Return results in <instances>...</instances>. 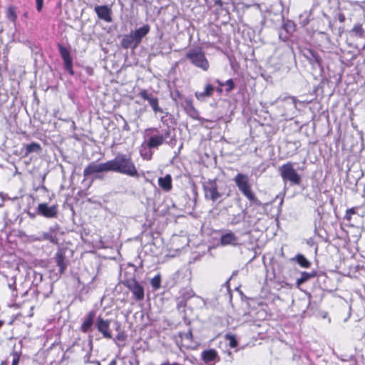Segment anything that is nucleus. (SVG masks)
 Wrapping results in <instances>:
<instances>
[{"mask_svg": "<svg viewBox=\"0 0 365 365\" xmlns=\"http://www.w3.org/2000/svg\"><path fill=\"white\" fill-rule=\"evenodd\" d=\"M144 137L145 140L142 147L146 145L148 149H157L164 143L173 148L177 143L174 128L169 126L161 130L158 128H149L145 130Z\"/></svg>", "mask_w": 365, "mask_h": 365, "instance_id": "f257e3e1", "label": "nucleus"}, {"mask_svg": "<svg viewBox=\"0 0 365 365\" xmlns=\"http://www.w3.org/2000/svg\"><path fill=\"white\" fill-rule=\"evenodd\" d=\"M110 172H115L130 177L139 176L138 170L129 155L118 153L113 160H108Z\"/></svg>", "mask_w": 365, "mask_h": 365, "instance_id": "f03ea898", "label": "nucleus"}, {"mask_svg": "<svg viewBox=\"0 0 365 365\" xmlns=\"http://www.w3.org/2000/svg\"><path fill=\"white\" fill-rule=\"evenodd\" d=\"M234 182L237 186L239 190L250 200L257 205H261V202L255 197L252 191L250 178L247 175L238 173L234 178Z\"/></svg>", "mask_w": 365, "mask_h": 365, "instance_id": "7ed1b4c3", "label": "nucleus"}, {"mask_svg": "<svg viewBox=\"0 0 365 365\" xmlns=\"http://www.w3.org/2000/svg\"><path fill=\"white\" fill-rule=\"evenodd\" d=\"M185 58L189 60L192 65L204 71H207L210 68L209 61L201 48L188 50L185 53Z\"/></svg>", "mask_w": 365, "mask_h": 365, "instance_id": "20e7f679", "label": "nucleus"}, {"mask_svg": "<svg viewBox=\"0 0 365 365\" xmlns=\"http://www.w3.org/2000/svg\"><path fill=\"white\" fill-rule=\"evenodd\" d=\"M280 176L284 183L289 182L292 185H299L301 183L302 178L300 175L294 168L291 162L283 164L278 169Z\"/></svg>", "mask_w": 365, "mask_h": 365, "instance_id": "39448f33", "label": "nucleus"}, {"mask_svg": "<svg viewBox=\"0 0 365 365\" xmlns=\"http://www.w3.org/2000/svg\"><path fill=\"white\" fill-rule=\"evenodd\" d=\"M177 104H180L187 114L193 119H198L199 112L194 107L192 101L190 98L183 97L179 93H177V98H174Z\"/></svg>", "mask_w": 365, "mask_h": 365, "instance_id": "423d86ee", "label": "nucleus"}, {"mask_svg": "<svg viewBox=\"0 0 365 365\" xmlns=\"http://www.w3.org/2000/svg\"><path fill=\"white\" fill-rule=\"evenodd\" d=\"M202 187L205 193V197L207 200L215 202L222 197L223 195L222 192H219L215 180H210L206 181L203 183Z\"/></svg>", "mask_w": 365, "mask_h": 365, "instance_id": "0eeeda50", "label": "nucleus"}, {"mask_svg": "<svg viewBox=\"0 0 365 365\" xmlns=\"http://www.w3.org/2000/svg\"><path fill=\"white\" fill-rule=\"evenodd\" d=\"M123 284L133 293L135 300L141 301L144 299V288L135 279H125Z\"/></svg>", "mask_w": 365, "mask_h": 365, "instance_id": "6e6552de", "label": "nucleus"}, {"mask_svg": "<svg viewBox=\"0 0 365 365\" xmlns=\"http://www.w3.org/2000/svg\"><path fill=\"white\" fill-rule=\"evenodd\" d=\"M110 172L108 161L103 163L91 162L83 170L84 177H88L96 173Z\"/></svg>", "mask_w": 365, "mask_h": 365, "instance_id": "1a4fd4ad", "label": "nucleus"}, {"mask_svg": "<svg viewBox=\"0 0 365 365\" xmlns=\"http://www.w3.org/2000/svg\"><path fill=\"white\" fill-rule=\"evenodd\" d=\"M58 205L49 206L47 203H40L36 207V213L46 218H55L58 215Z\"/></svg>", "mask_w": 365, "mask_h": 365, "instance_id": "9d476101", "label": "nucleus"}, {"mask_svg": "<svg viewBox=\"0 0 365 365\" xmlns=\"http://www.w3.org/2000/svg\"><path fill=\"white\" fill-rule=\"evenodd\" d=\"M58 48L60 55L63 60L64 68L68 71L71 75H73L74 71L73 70V59L71 56L70 51L68 48L60 43L58 45Z\"/></svg>", "mask_w": 365, "mask_h": 365, "instance_id": "9b49d317", "label": "nucleus"}, {"mask_svg": "<svg viewBox=\"0 0 365 365\" xmlns=\"http://www.w3.org/2000/svg\"><path fill=\"white\" fill-rule=\"evenodd\" d=\"M138 96L149 103L155 113H163V109L159 106L158 98L153 96L151 93L143 89L139 92Z\"/></svg>", "mask_w": 365, "mask_h": 365, "instance_id": "f8f14e48", "label": "nucleus"}, {"mask_svg": "<svg viewBox=\"0 0 365 365\" xmlns=\"http://www.w3.org/2000/svg\"><path fill=\"white\" fill-rule=\"evenodd\" d=\"M110 320L104 319L101 316L98 317L96 322V327L99 332L106 339H113L112 334L110 331Z\"/></svg>", "mask_w": 365, "mask_h": 365, "instance_id": "ddd939ff", "label": "nucleus"}, {"mask_svg": "<svg viewBox=\"0 0 365 365\" xmlns=\"http://www.w3.org/2000/svg\"><path fill=\"white\" fill-rule=\"evenodd\" d=\"M94 11L100 19L108 23H110L112 21V11L108 6H96L94 8Z\"/></svg>", "mask_w": 365, "mask_h": 365, "instance_id": "4468645a", "label": "nucleus"}, {"mask_svg": "<svg viewBox=\"0 0 365 365\" xmlns=\"http://www.w3.org/2000/svg\"><path fill=\"white\" fill-rule=\"evenodd\" d=\"M201 356L207 365H215L217 361H220L217 352L213 349L203 351Z\"/></svg>", "mask_w": 365, "mask_h": 365, "instance_id": "2eb2a0df", "label": "nucleus"}, {"mask_svg": "<svg viewBox=\"0 0 365 365\" xmlns=\"http://www.w3.org/2000/svg\"><path fill=\"white\" fill-rule=\"evenodd\" d=\"M95 317L96 312L94 311H91L86 315L81 327L82 332L87 333L91 330Z\"/></svg>", "mask_w": 365, "mask_h": 365, "instance_id": "dca6fc26", "label": "nucleus"}, {"mask_svg": "<svg viewBox=\"0 0 365 365\" xmlns=\"http://www.w3.org/2000/svg\"><path fill=\"white\" fill-rule=\"evenodd\" d=\"M237 237L231 231L223 234L220 237V245L222 246L232 245L236 246L238 245Z\"/></svg>", "mask_w": 365, "mask_h": 365, "instance_id": "f3484780", "label": "nucleus"}, {"mask_svg": "<svg viewBox=\"0 0 365 365\" xmlns=\"http://www.w3.org/2000/svg\"><path fill=\"white\" fill-rule=\"evenodd\" d=\"M34 240L36 241H43L48 240L51 243L58 244V238L55 230L53 229H50V230L47 232H43L41 235L36 237L34 238Z\"/></svg>", "mask_w": 365, "mask_h": 365, "instance_id": "a211bd4d", "label": "nucleus"}, {"mask_svg": "<svg viewBox=\"0 0 365 365\" xmlns=\"http://www.w3.org/2000/svg\"><path fill=\"white\" fill-rule=\"evenodd\" d=\"M150 29V26L148 24H145L132 33L135 42H137L138 45L140 43L142 39L149 33Z\"/></svg>", "mask_w": 365, "mask_h": 365, "instance_id": "6ab92c4d", "label": "nucleus"}, {"mask_svg": "<svg viewBox=\"0 0 365 365\" xmlns=\"http://www.w3.org/2000/svg\"><path fill=\"white\" fill-rule=\"evenodd\" d=\"M56 263L59 268V272L63 274L66 269L67 264L66 262V256L62 250H58L54 257Z\"/></svg>", "mask_w": 365, "mask_h": 365, "instance_id": "aec40b11", "label": "nucleus"}, {"mask_svg": "<svg viewBox=\"0 0 365 365\" xmlns=\"http://www.w3.org/2000/svg\"><path fill=\"white\" fill-rule=\"evenodd\" d=\"M120 44L123 48H135L138 46L132 33L125 35L121 40Z\"/></svg>", "mask_w": 365, "mask_h": 365, "instance_id": "412c9836", "label": "nucleus"}, {"mask_svg": "<svg viewBox=\"0 0 365 365\" xmlns=\"http://www.w3.org/2000/svg\"><path fill=\"white\" fill-rule=\"evenodd\" d=\"M21 353L14 351L11 353L5 360L2 361L1 365H18L19 363Z\"/></svg>", "mask_w": 365, "mask_h": 365, "instance_id": "4be33fe9", "label": "nucleus"}, {"mask_svg": "<svg viewBox=\"0 0 365 365\" xmlns=\"http://www.w3.org/2000/svg\"><path fill=\"white\" fill-rule=\"evenodd\" d=\"M159 186L165 192H168L172 189V178L170 175H166L163 178L158 179Z\"/></svg>", "mask_w": 365, "mask_h": 365, "instance_id": "5701e85b", "label": "nucleus"}, {"mask_svg": "<svg viewBox=\"0 0 365 365\" xmlns=\"http://www.w3.org/2000/svg\"><path fill=\"white\" fill-rule=\"evenodd\" d=\"M214 91L213 86L210 84L206 85L203 92H195V96L199 101H203L207 97H210Z\"/></svg>", "mask_w": 365, "mask_h": 365, "instance_id": "b1692460", "label": "nucleus"}, {"mask_svg": "<svg viewBox=\"0 0 365 365\" xmlns=\"http://www.w3.org/2000/svg\"><path fill=\"white\" fill-rule=\"evenodd\" d=\"M41 150V145L38 143H31L25 145V156L29 155L32 153H38Z\"/></svg>", "mask_w": 365, "mask_h": 365, "instance_id": "393cba45", "label": "nucleus"}, {"mask_svg": "<svg viewBox=\"0 0 365 365\" xmlns=\"http://www.w3.org/2000/svg\"><path fill=\"white\" fill-rule=\"evenodd\" d=\"M294 259L297 262V263L304 268H308L310 267L311 263L309 260H307L305 257L302 255H297Z\"/></svg>", "mask_w": 365, "mask_h": 365, "instance_id": "a878e982", "label": "nucleus"}, {"mask_svg": "<svg viewBox=\"0 0 365 365\" xmlns=\"http://www.w3.org/2000/svg\"><path fill=\"white\" fill-rule=\"evenodd\" d=\"M315 276L314 272L309 273L306 272H303L301 274V277L299 278L297 281L298 284H301L306 281L310 279L311 278H313Z\"/></svg>", "mask_w": 365, "mask_h": 365, "instance_id": "bb28decb", "label": "nucleus"}, {"mask_svg": "<svg viewBox=\"0 0 365 365\" xmlns=\"http://www.w3.org/2000/svg\"><path fill=\"white\" fill-rule=\"evenodd\" d=\"M351 32L357 37H364V30L361 24H356L351 29Z\"/></svg>", "mask_w": 365, "mask_h": 365, "instance_id": "cd10ccee", "label": "nucleus"}, {"mask_svg": "<svg viewBox=\"0 0 365 365\" xmlns=\"http://www.w3.org/2000/svg\"><path fill=\"white\" fill-rule=\"evenodd\" d=\"M147 148H148L146 146L143 148H141L140 150V154L143 159L149 160L152 158L153 153Z\"/></svg>", "mask_w": 365, "mask_h": 365, "instance_id": "c85d7f7f", "label": "nucleus"}, {"mask_svg": "<svg viewBox=\"0 0 365 365\" xmlns=\"http://www.w3.org/2000/svg\"><path fill=\"white\" fill-rule=\"evenodd\" d=\"M7 18L13 23H16L17 16L14 7H9L7 11Z\"/></svg>", "mask_w": 365, "mask_h": 365, "instance_id": "c756f323", "label": "nucleus"}, {"mask_svg": "<svg viewBox=\"0 0 365 365\" xmlns=\"http://www.w3.org/2000/svg\"><path fill=\"white\" fill-rule=\"evenodd\" d=\"M127 335L124 331H119L117 336L113 339L118 346H120L118 342H125Z\"/></svg>", "mask_w": 365, "mask_h": 365, "instance_id": "7c9ffc66", "label": "nucleus"}, {"mask_svg": "<svg viewBox=\"0 0 365 365\" xmlns=\"http://www.w3.org/2000/svg\"><path fill=\"white\" fill-rule=\"evenodd\" d=\"M160 282H161L160 277L159 275H158V276L154 277L151 279L150 284L154 289H158L160 287Z\"/></svg>", "mask_w": 365, "mask_h": 365, "instance_id": "2f4dec72", "label": "nucleus"}, {"mask_svg": "<svg viewBox=\"0 0 365 365\" xmlns=\"http://www.w3.org/2000/svg\"><path fill=\"white\" fill-rule=\"evenodd\" d=\"M227 339L229 340L230 346L232 348H235L237 346V341L236 340L235 336L233 335H227Z\"/></svg>", "mask_w": 365, "mask_h": 365, "instance_id": "473e14b6", "label": "nucleus"}, {"mask_svg": "<svg viewBox=\"0 0 365 365\" xmlns=\"http://www.w3.org/2000/svg\"><path fill=\"white\" fill-rule=\"evenodd\" d=\"M225 85L227 86V88L226 89L227 92H230L235 88V83L232 79L227 80Z\"/></svg>", "mask_w": 365, "mask_h": 365, "instance_id": "72a5a7b5", "label": "nucleus"}, {"mask_svg": "<svg viewBox=\"0 0 365 365\" xmlns=\"http://www.w3.org/2000/svg\"><path fill=\"white\" fill-rule=\"evenodd\" d=\"M242 217L240 215H235L232 220L230 221V224L232 225H237L240 222Z\"/></svg>", "mask_w": 365, "mask_h": 365, "instance_id": "f704fd0d", "label": "nucleus"}, {"mask_svg": "<svg viewBox=\"0 0 365 365\" xmlns=\"http://www.w3.org/2000/svg\"><path fill=\"white\" fill-rule=\"evenodd\" d=\"M312 58H313V62H315L316 63H317L318 65H320L321 63V58L320 57L316 54L315 53H312Z\"/></svg>", "mask_w": 365, "mask_h": 365, "instance_id": "c9c22d12", "label": "nucleus"}, {"mask_svg": "<svg viewBox=\"0 0 365 365\" xmlns=\"http://www.w3.org/2000/svg\"><path fill=\"white\" fill-rule=\"evenodd\" d=\"M119 117L123 120L124 125L123 126V130L125 131H129L130 130V126L128 125V123H127L126 120L122 116L119 115Z\"/></svg>", "mask_w": 365, "mask_h": 365, "instance_id": "e433bc0d", "label": "nucleus"}, {"mask_svg": "<svg viewBox=\"0 0 365 365\" xmlns=\"http://www.w3.org/2000/svg\"><path fill=\"white\" fill-rule=\"evenodd\" d=\"M36 9L38 11H41L43 7V0H36Z\"/></svg>", "mask_w": 365, "mask_h": 365, "instance_id": "4c0bfd02", "label": "nucleus"}, {"mask_svg": "<svg viewBox=\"0 0 365 365\" xmlns=\"http://www.w3.org/2000/svg\"><path fill=\"white\" fill-rule=\"evenodd\" d=\"M338 19L341 23H344L346 19L344 14L342 13H339L338 14Z\"/></svg>", "mask_w": 365, "mask_h": 365, "instance_id": "58836bf2", "label": "nucleus"}, {"mask_svg": "<svg viewBox=\"0 0 365 365\" xmlns=\"http://www.w3.org/2000/svg\"><path fill=\"white\" fill-rule=\"evenodd\" d=\"M185 338L191 339L192 338V333L191 330H190L187 334H185Z\"/></svg>", "mask_w": 365, "mask_h": 365, "instance_id": "ea45409f", "label": "nucleus"}, {"mask_svg": "<svg viewBox=\"0 0 365 365\" xmlns=\"http://www.w3.org/2000/svg\"><path fill=\"white\" fill-rule=\"evenodd\" d=\"M160 365H180V364L177 362H174L173 364H170L169 362H164V363L161 364Z\"/></svg>", "mask_w": 365, "mask_h": 365, "instance_id": "a19ab883", "label": "nucleus"}, {"mask_svg": "<svg viewBox=\"0 0 365 365\" xmlns=\"http://www.w3.org/2000/svg\"><path fill=\"white\" fill-rule=\"evenodd\" d=\"M117 362L115 359H113L108 365H116Z\"/></svg>", "mask_w": 365, "mask_h": 365, "instance_id": "79ce46f5", "label": "nucleus"}, {"mask_svg": "<svg viewBox=\"0 0 365 365\" xmlns=\"http://www.w3.org/2000/svg\"><path fill=\"white\" fill-rule=\"evenodd\" d=\"M120 328V325L118 322H116V330L119 331Z\"/></svg>", "mask_w": 365, "mask_h": 365, "instance_id": "37998d69", "label": "nucleus"}, {"mask_svg": "<svg viewBox=\"0 0 365 365\" xmlns=\"http://www.w3.org/2000/svg\"><path fill=\"white\" fill-rule=\"evenodd\" d=\"M217 83L222 87L225 84L223 83H221L220 81H217Z\"/></svg>", "mask_w": 365, "mask_h": 365, "instance_id": "c03bdc74", "label": "nucleus"}, {"mask_svg": "<svg viewBox=\"0 0 365 365\" xmlns=\"http://www.w3.org/2000/svg\"><path fill=\"white\" fill-rule=\"evenodd\" d=\"M3 324H4V322L0 320V328L2 327Z\"/></svg>", "mask_w": 365, "mask_h": 365, "instance_id": "a18cd8bd", "label": "nucleus"}, {"mask_svg": "<svg viewBox=\"0 0 365 365\" xmlns=\"http://www.w3.org/2000/svg\"><path fill=\"white\" fill-rule=\"evenodd\" d=\"M294 103H295V99L294 98H289Z\"/></svg>", "mask_w": 365, "mask_h": 365, "instance_id": "49530a36", "label": "nucleus"}, {"mask_svg": "<svg viewBox=\"0 0 365 365\" xmlns=\"http://www.w3.org/2000/svg\"><path fill=\"white\" fill-rule=\"evenodd\" d=\"M222 88H219L217 89V91H218L219 93H221V92H222Z\"/></svg>", "mask_w": 365, "mask_h": 365, "instance_id": "de8ad7c7", "label": "nucleus"}, {"mask_svg": "<svg viewBox=\"0 0 365 365\" xmlns=\"http://www.w3.org/2000/svg\"><path fill=\"white\" fill-rule=\"evenodd\" d=\"M348 212L354 213V211H353L352 210H348V211H347V213H348Z\"/></svg>", "mask_w": 365, "mask_h": 365, "instance_id": "09e8293b", "label": "nucleus"}]
</instances>
